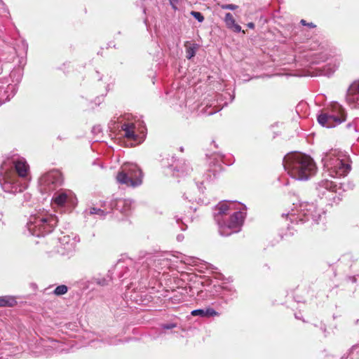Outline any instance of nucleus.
Returning <instances> with one entry per match:
<instances>
[{"label":"nucleus","instance_id":"obj_37","mask_svg":"<svg viewBox=\"0 0 359 359\" xmlns=\"http://www.w3.org/2000/svg\"><path fill=\"white\" fill-rule=\"evenodd\" d=\"M300 23H301L302 25H305V26H306V25H307V22H306V21L305 20H302L300 21Z\"/></svg>","mask_w":359,"mask_h":359},{"label":"nucleus","instance_id":"obj_2","mask_svg":"<svg viewBox=\"0 0 359 359\" xmlns=\"http://www.w3.org/2000/svg\"><path fill=\"white\" fill-rule=\"evenodd\" d=\"M283 166L287 173L297 180H307L313 176L317 170L313 160L306 154L292 153L283 158Z\"/></svg>","mask_w":359,"mask_h":359},{"label":"nucleus","instance_id":"obj_3","mask_svg":"<svg viewBox=\"0 0 359 359\" xmlns=\"http://www.w3.org/2000/svg\"><path fill=\"white\" fill-rule=\"evenodd\" d=\"M322 163L325 172L334 178L346 176L351 168L348 156L338 149L326 152L322 158Z\"/></svg>","mask_w":359,"mask_h":359},{"label":"nucleus","instance_id":"obj_28","mask_svg":"<svg viewBox=\"0 0 359 359\" xmlns=\"http://www.w3.org/2000/svg\"><path fill=\"white\" fill-rule=\"evenodd\" d=\"M356 353L357 355H359V344H355L353 346L350 350V355H353Z\"/></svg>","mask_w":359,"mask_h":359},{"label":"nucleus","instance_id":"obj_6","mask_svg":"<svg viewBox=\"0 0 359 359\" xmlns=\"http://www.w3.org/2000/svg\"><path fill=\"white\" fill-rule=\"evenodd\" d=\"M142 172L136 164H124L116 175L117 182L135 187L142 182Z\"/></svg>","mask_w":359,"mask_h":359},{"label":"nucleus","instance_id":"obj_29","mask_svg":"<svg viewBox=\"0 0 359 359\" xmlns=\"http://www.w3.org/2000/svg\"><path fill=\"white\" fill-rule=\"evenodd\" d=\"M170 1V6H172V8L174 9V10H177V6L176 4H178L179 2V0H169Z\"/></svg>","mask_w":359,"mask_h":359},{"label":"nucleus","instance_id":"obj_11","mask_svg":"<svg viewBox=\"0 0 359 359\" xmlns=\"http://www.w3.org/2000/svg\"><path fill=\"white\" fill-rule=\"evenodd\" d=\"M15 170L20 177L26 178L29 173V165L24 158L13 161Z\"/></svg>","mask_w":359,"mask_h":359},{"label":"nucleus","instance_id":"obj_35","mask_svg":"<svg viewBox=\"0 0 359 359\" xmlns=\"http://www.w3.org/2000/svg\"><path fill=\"white\" fill-rule=\"evenodd\" d=\"M184 238V236L182 235H178L177 237V241H181Z\"/></svg>","mask_w":359,"mask_h":359},{"label":"nucleus","instance_id":"obj_21","mask_svg":"<svg viewBox=\"0 0 359 359\" xmlns=\"http://www.w3.org/2000/svg\"><path fill=\"white\" fill-rule=\"evenodd\" d=\"M184 166L180 168H177V167H176L174 170H176V174L174 172L173 175H175L177 177H180V176H184L187 174L189 173V172L191 170L189 166L188 165H187L185 163H184Z\"/></svg>","mask_w":359,"mask_h":359},{"label":"nucleus","instance_id":"obj_25","mask_svg":"<svg viewBox=\"0 0 359 359\" xmlns=\"http://www.w3.org/2000/svg\"><path fill=\"white\" fill-rule=\"evenodd\" d=\"M190 14L199 22H203L204 17L200 12L193 11L190 13Z\"/></svg>","mask_w":359,"mask_h":359},{"label":"nucleus","instance_id":"obj_16","mask_svg":"<svg viewBox=\"0 0 359 359\" xmlns=\"http://www.w3.org/2000/svg\"><path fill=\"white\" fill-rule=\"evenodd\" d=\"M191 315L194 316H200L201 317H211L218 316L219 313L212 308H207L205 309H196L191 311Z\"/></svg>","mask_w":359,"mask_h":359},{"label":"nucleus","instance_id":"obj_1","mask_svg":"<svg viewBox=\"0 0 359 359\" xmlns=\"http://www.w3.org/2000/svg\"><path fill=\"white\" fill-rule=\"evenodd\" d=\"M236 203L231 201H222L219 203L215 208L214 218L218 225L219 234L228 236L240 231L244 221V214L241 211L234 212L226 220V216L231 210H236Z\"/></svg>","mask_w":359,"mask_h":359},{"label":"nucleus","instance_id":"obj_4","mask_svg":"<svg viewBox=\"0 0 359 359\" xmlns=\"http://www.w3.org/2000/svg\"><path fill=\"white\" fill-rule=\"evenodd\" d=\"M322 214H324L322 210L317 208L315 204L308 202H303L295 209L287 214L283 213V217H289L291 223H298V222L309 221L310 218L315 223H318L320 220Z\"/></svg>","mask_w":359,"mask_h":359},{"label":"nucleus","instance_id":"obj_5","mask_svg":"<svg viewBox=\"0 0 359 359\" xmlns=\"http://www.w3.org/2000/svg\"><path fill=\"white\" fill-rule=\"evenodd\" d=\"M346 114L344 109L338 103L331 104L327 111L318 116L320 125L327 128H334L346 121Z\"/></svg>","mask_w":359,"mask_h":359},{"label":"nucleus","instance_id":"obj_26","mask_svg":"<svg viewBox=\"0 0 359 359\" xmlns=\"http://www.w3.org/2000/svg\"><path fill=\"white\" fill-rule=\"evenodd\" d=\"M161 327L162 329H164V330H171V329L176 327L177 324L175 323H168L162 324L161 325Z\"/></svg>","mask_w":359,"mask_h":359},{"label":"nucleus","instance_id":"obj_18","mask_svg":"<svg viewBox=\"0 0 359 359\" xmlns=\"http://www.w3.org/2000/svg\"><path fill=\"white\" fill-rule=\"evenodd\" d=\"M17 304L15 298L9 296L0 297V307H13Z\"/></svg>","mask_w":359,"mask_h":359},{"label":"nucleus","instance_id":"obj_17","mask_svg":"<svg viewBox=\"0 0 359 359\" xmlns=\"http://www.w3.org/2000/svg\"><path fill=\"white\" fill-rule=\"evenodd\" d=\"M184 46L186 47L187 57L190 60L195 56L198 49V45L187 41Z\"/></svg>","mask_w":359,"mask_h":359},{"label":"nucleus","instance_id":"obj_39","mask_svg":"<svg viewBox=\"0 0 359 359\" xmlns=\"http://www.w3.org/2000/svg\"><path fill=\"white\" fill-rule=\"evenodd\" d=\"M186 228H187V226H186L185 228H184V227H181L182 230H185V229H186Z\"/></svg>","mask_w":359,"mask_h":359},{"label":"nucleus","instance_id":"obj_14","mask_svg":"<svg viewBox=\"0 0 359 359\" xmlns=\"http://www.w3.org/2000/svg\"><path fill=\"white\" fill-rule=\"evenodd\" d=\"M115 207L116 210L128 215L132 210V202L130 200L118 199L116 201Z\"/></svg>","mask_w":359,"mask_h":359},{"label":"nucleus","instance_id":"obj_7","mask_svg":"<svg viewBox=\"0 0 359 359\" xmlns=\"http://www.w3.org/2000/svg\"><path fill=\"white\" fill-rule=\"evenodd\" d=\"M317 189L319 194L325 196L326 198H332L334 201L336 198L338 201L341 200L339 196L344 191L341 186H337L336 183L328 180H322L318 183Z\"/></svg>","mask_w":359,"mask_h":359},{"label":"nucleus","instance_id":"obj_10","mask_svg":"<svg viewBox=\"0 0 359 359\" xmlns=\"http://www.w3.org/2000/svg\"><path fill=\"white\" fill-rule=\"evenodd\" d=\"M347 102L353 108H359V83L353 84L348 90Z\"/></svg>","mask_w":359,"mask_h":359},{"label":"nucleus","instance_id":"obj_22","mask_svg":"<svg viewBox=\"0 0 359 359\" xmlns=\"http://www.w3.org/2000/svg\"><path fill=\"white\" fill-rule=\"evenodd\" d=\"M348 129H353L355 132L359 131V118H355L351 122L346 125Z\"/></svg>","mask_w":359,"mask_h":359},{"label":"nucleus","instance_id":"obj_23","mask_svg":"<svg viewBox=\"0 0 359 359\" xmlns=\"http://www.w3.org/2000/svg\"><path fill=\"white\" fill-rule=\"evenodd\" d=\"M67 290L68 288L66 285H60L55 289L54 294L57 296L62 295L66 294L67 292Z\"/></svg>","mask_w":359,"mask_h":359},{"label":"nucleus","instance_id":"obj_30","mask_svg":"<svg viewBox=\"0 0 359 359\" xmlns=\"http://www.w3.org/2000/svg\"><path fill=\"white\" fill-rule=\"evenodd\" d=\"M104 100V95H102L101 96H99L97 97L95 100V104L96 105H99L102 102H103Z\"/></svg>","mask_w":359,"mask_h":359},{"label":"nucleus","instance_id":"obj_34","mask_svg":"<svg viewBox=\"0 0 359 359\" xmlns=\"http://www.w3.org/2000/svg\"><path fill=\"white\" fill-rule=\"evenodd\" d=\"M176 222L177 224H179L180 222L183 224V219L176 217Z\"/></svg>","mask_w":359,"mask_h":359},{"label":"nucleus","instance_id":"obj_32","mask_svg":"<svg viewBox=\"0 0 359 359\" xmlns=\"http://www.w3.org/2000/svg\"><path fill=\"white\" fill-rule=\"evenodd\" d=\"M247 26L250 29H253L255 27V24L253 22H248Z\"/></svg>","mask_w":359,"mask_h":359},{"label":"nucleus","instance_id":"obj_33","mask_svg":"<svg viewBox=\"0 0 359 359\" xmlns=\"http://www.w3.org/2000/svg\"><path fill=\"white\" fill-rule=\"evenodd\" d=\"M325 359H337V358L334 355H326Z\"/></svg>","mask_w":359,"mask_h":359},{"label":"nucleus","instance_id":"obj_13","mask_svg":"<svg viewBox=\"0 0 359 359\" xmlns=\"http://www.w3.org/2000/svg\"><path fill=\"white\" fill-rule=\"evenodd\" d=\"M112 210V204L101 202L100 207H91V215H98L100 218H104Z\"/></svg>","mask_w":359,"mask_h":359},{"label":"nucleus","instance_id":"obj_19","mask_svg":"<svg viewBox=\"0 0 359 359\" xmlns=\"http://www.w3.org/2000/svg\"><path fill=\"white\" fill-rule=\"evenodd\" d=\"M91 133L93 134V137H91V140L94 142L100 141L102 137V130L100 126H95L91 130Z\"/></svg>","mask_w":359,"mask_h":359},{"label":"nucleus","instance_id":"obj_9","mask_svg":"<svg viewBox=\"0 0 359 359\" xmlns=\"http://www.w3.org/2000/svg\"><path fill=\"white\" fill-rule=\"evenodd\" d=\"M42 183L47 186V191H53L57 187L60 186L62 183L61 174L57 171H52L45 175L42 180Z\"/></svg>","mask_w":359,"mask_h":359},{"label":"nucleus","instance_id":"obj_20","mask_svg":"<svg viewBox=\"0 0 359 359\" xmlns=\"http://www.w3.org/2000/svg\"><path fill=\"white\" fill-rule=\"evenodd\" d=\"M67 200V195L65 193H61L58 195L55 196L53 201L55 203H56L59 206H62L65 205Z\"/></svg>","mask_w":359,"mask_h":359},{"label":"nucleus","instance_id":"obj_38","mask_svg":"<svg viewBox=\"0 0 359 359\" xmlns=\"http://www.w3.org/2000/svg\"><path fill=\"white\" fill-rule=\"evenodd\" d=\"M93 165H100V164H99V163H97V164L96 163H93Z\"/></svg>","mask_w":359,"mask_h":359},{"label":"nucleus","instance_id":"obj_27","mask_svg":"<svg viewBox=\"0 0 359 359\" xmlns=\"http://www.w3.org/2000/svg\"><path fill=\"white\" fill-rule=\"evenodd\" d=\"M222 9L233 11L238 8V6L235 4H223L221 6Z\"/></svg>","mask_w":359,"mask_h":359},{"label":"nucleus","instance_id":"obj_15","mask_svg":"<svg viewBox=\"0 0 359 359\" xmlns=\"http://www.w3.org/2000/svg\"><path fill=\"white\" fill-rule=\"evenodd\" d=\"M224 22L226 25V27L233 30V32L238 33L241 32V27L236 24L235 22V20L233 18V16L231 13H227L225 15L224 17Z\"/></svg>","mask_w":359,"mask_h":359},{"label":"nucleus","instance_id":"obj_36","mask_svg":"<svg viewBox=\"0 0 359 359\" xmlns=\"http://www.w3.org/2000/svg\"><path fill=\"white\" fill-rule=\"evenodd\" d=\"M306 26H309V27H312V28L316 27V25L313 23H312V22L307 23Z\"/></svg>","mask_w":359,"mask_h":359},{"label":"nucleus","instance_id":"obj_8","mask_svg":"<svg viewBox=\"0 0 359 359\" xmlns=\"http://www.w3.org/2000/svg\"><path fill=\"white\" fill-rule=\"evenodd\" d=\"M57 217L53 215H48L46 217L37 219L34 223L35 227L39 228V232H34L36 236H43L44 235L50 233L54 226L57 224Z\"/></svg>","mask_w":359,"mask_h":359},{"label":"nucleus","instance_id":"obj_12","mask_svg":"<svg viewBox=\"0 0 359 359\" xmlns=\"http://www.w3.org/2000/svg\"><path fill=\"white\" fill-rule=\"evenodd\" d=\"M121 129L124 132V136L130 140L138 144V135L135 133V125L133 123H125L121 126Z\"/></svg>","mask_w":359,"mask_h":359},{"label":"nucleus","instance_id":"obj_24","mask_svg":"<svg viewBox=\"0 0 359 359\" xmlns=\"http://www.w3.org/2000/svg\"><path fill=\"white\" fill-rule=\"evenodd\" d=\"M95 283L101 286L106 285L109 283V282L111 280V278L107 276V278H94Z\"/></svg>","mask_w":359,"mask_h":359},{"label":"nucleus","instance_id":"obj_31","mask_svg":"<svg viewBox=\"0 0 359 359\" xmlns=\"http://www.w3.org/2000/svg\"><path fill=\"white\" fill-rule=\"evenodd\" d=\"M330 72H325L323 73L324 75H326L327 76H329L330 75H331L332 73H334V72L335 71V69H330Z\"/></svg>","mask_w":359,"mask_h":359}]
</instances>
